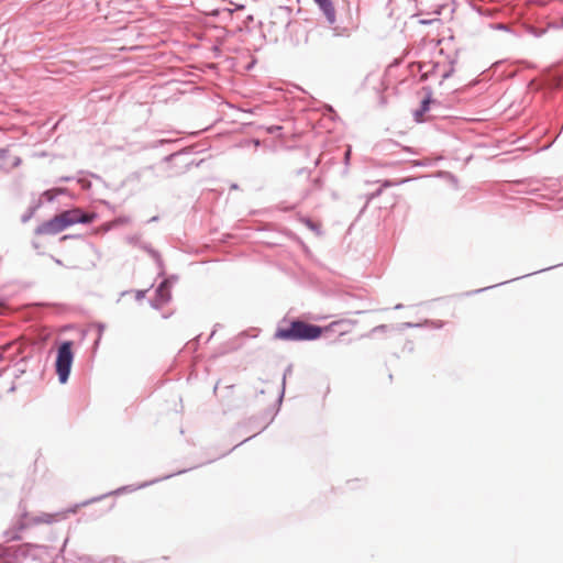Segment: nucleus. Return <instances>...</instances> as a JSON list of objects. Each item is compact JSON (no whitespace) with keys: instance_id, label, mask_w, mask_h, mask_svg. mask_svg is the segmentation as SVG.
<instances>
[{"instance_id":"nucleus-27","label":"nucleus","mask_w":563,"mask_h":563,"mask_svg":"<svg viewBox=\"0 0 563 563\" xmlns=\"http://www.w3.org/2000/svg\"><path fill=\"white\" fill-rule=\"evenodd\" d=\"M8 153H9V151H8V150H5V148H0V158H4V157H7Z\"/></svg>"},{"instance_id":"nucleus-40","label":"nucleus","mask_w":563,"mask_h":563,"mask_svg":"<svg viewBox=\"0 0 563 563\" xmlns=\"http://www.w3.org/2000/svg\"><path fill=\"white\" fill-rule=\"evenodd\" d=\"M379 195H380V191H377V192L373 194L372 197L379 196Z\"/></svg>"},{"instance_id":"nucleus-15","label":"nucleus","mask_w":563,"mask_h":563,"mask_svg":"<svg viewBox=\"0 0 563 563\" xmlns=\"http://www.w3.org/2000/svg\"><path fill=\"white\" fill-rule=\"evenodd\" d=\"M53 517L54 516L51 514H43L42 516L34 518L33 522L34 523H51V522H53Z\"/></svg>"},{"instance_id":"nucleus-18","label":"nucleus","mask_w":563,"mask_h":563,"mask_svg":"<svg viewBox=\"0 0 563 563\" xmlns=\"http://www.w3.org/2000/svg\"><path fill=\"white\" fill-rule=\"evenodd\" d=\"M79 562H80V563H117V561L111 560V559L102 560V561H100V562H95V561H92L90 558H87V556H85V558H80V559H79Z\"/></svg>"},{"instance_id":"nucleus-1","label":"nucleus","mask_w":563,"mask_h":563,"mask_svg":"<svg viewBox=\"0 0 563 563\" xmlns=\"http://www.w3.org/2000/svg\"><path fill=\"white\" fill-rule=\"evenodd\" d=\"M322 332V327L296 319L287 327H278L275 332V338L290 342L313 341L317 340Z\"/></svg>"},{"instance_id":"nucleus-7","label":"nucleus","mask_w":563,"mask_h":563,"mask_svg":"<svg viewBox=\"0 0 563 563\" xmlns=\"http://www.w3.org/2000/svg\"><path fill=\"white\" fill-rule=\"evenodd\" d=\"M176 280H177V277L172 276V277L165 278L158 285L156 292H155V299L153 301L154 308H161L170 300V298H172L170 288L176 283Z\"/></svg>"},{"instance_id":"nucleus-12","label":"nucleus","mask_w":563,"mask_h":563,"mask_svg":"<svg viewBox=\"0 0 563 563\" xmlns=\"http://www.w3.org/2000/svg\"><path fill=\"white\" fill-rule=\"evenodd\" d=\"M24 528H25V526H24L22 522H20V523L18 525V527H13L12 529L7 530V531L4 532V536H5L7 540H8V541H11V540H19V539L21 538V537H20V534H19V532H20L21 530H23Z\"/></svg>"},{"instance_id":"nucleus-26","label":"nucleus","mask_w":563,"mask_h":563,"mask_svg":"<svg viewBox=\"0 0 563 563\" xmlns=\"http://www.w3.org/2000/svg\"><path fill=\"white\" fill-rule=\"evenodd\" d=\"M279 130H282V126H279V125H272V126L268 129V132H269V133H274V132L279 131Z\"/></svg>"},{"instance_id":"nucleus-19","label":"nucleus","mask_w":563,"mask_h":563,"mask_svg":"<svg viewBox=\"0 0 563 563\" xmlns=\"http://www.w3.org/2000/svg\"><path fill=\"white\" fill-rule=\"evenodd\" d=\"M303 30V25L301 24L300 29H294L292 30V40H290L294 44H299L300 40L298 37V34Z\"/></svg>"},{"instance_id":"nucleus-3","label":"nucleus","mask_w":563,"mask_h":563,"mask_svg":"<svg viewBox=\"0 0 563 563\" xmlns=\"http://www.w3.org/2000/svg\"><path fill=\"white\" fill-rule=\"evenodd\" d=\"M318 5L319 10L325 18L327 23L332 30L333 36L349 37L354 30L357 29V24L352 20L346 25H335L336 23V11L332 0H313Z\"/></svg>"},{"instance_id":"nucleus-38","label":"nucleus","mask_w":563,"mask_h":563,"mask_svg":"<svg viewBox=\"0 0 563 563\" xmlns=\"http://www.w3.org/2000/svg\"><path fill=\"white\" fill-rule=\"evenodd\" d=\"M247 441H249V438H245L244 440L241 441V444H244Z\"/></svg>"},{"instance_id":"nucleus-33","label":"nucleus","mask_w":563,"mask_h":563,"mask_svg":"<svg viewBox=\"0 0 563 563\" xmlns=\"http://www.w3.org/2000/svg\"><path fill=\"white\" fill-rule=\"evenodd\" d=\"M157 220H158V217L155 216V217L150 219V222H154V221H157Z\"/></svg>"},{"instance_id":"nucleus-23","label":"nucleus","mask_w":563,"mask_h":563,"mask_svg":"<svg viewBox=\"0 0 563 563\" xmlns=\"http://www.w3.org/2000/svg\"><path fill=\"white\" fill-rule=\"evenodd\" d=\"M402 327L404 328H420L421 324L420 323H412V322H405V323H402Z\"/></svg>"},{"instance_id":"nucleus-5","label":"nucleus","mask_w":563,"mask_h":563,"mask_svg":"<svg viewBox=\"0 0 563 563\" xmlns=\"http://www.w3.org/2000/svg\"><path fill=\"white\" fill-rule=\"evenodd\" d=\"M68 227H69L68 220H67L66 216H64L62 212V213L55 216L54 218H52L51 220L45 221L42 224H40L36 228L35 232H36V234H41V235H54V234H57V233L64 231Z\"/></svg>"},{"instance_id":"nucleus-9","label":"nucleus","mask_w":563,"mask_h":563,"mask_svg":"<svg viewBox=\"0 0 563 563\" xmlns=\"http://www.w3.org/2000/svg\"><path fill=\"white\" fill-rule=\"evenodd\" d=\"M173 475H174V474L165 475V476H163V477H161V478L153 479V481H150V482H145V483H143V484H141V485H139V486H136V487L131 486V485H129V486H122V487H119L118 489H115V490H113V492H110V493H108V494H104V495H103V496H101V497L92 498L91 500L86 501V503H84L82 505H88V504H90V503L98 501V500H100L101 498H103V497H106V496H110V495H119V494H122V493H124V492H134V490H136V489H139V488L147 487V486H150V485H152V484H154V483H157V482H159V481H162V479H167V478L172 477Z\"/></svg>"},{"instance_id":"nucleus-31","label":"nucleus","mask_w":563,"mask_h":563,"mask_svg":"<svg viewBox=\"0 0 563 563\" xmlns=\"http://www.w3.org/2000/svg\"><path fill=\"white\" fill-rule=\"evenodd\" d=\"M176 155H177V154H170V155H168V156H166V157H165V161H166V162H169V161H172Z\"/></svg>"},{"instance_id":"nucleus-14","label":"nucleus","mask_w":563,"mask_h":563,"mask_svg":"<svg viewBox=\"0 0 563 563\" xmlns=\"http://www.w3.org/2000/svg\"><path fill=\"white\" fill-rule=\"evenodd\" d=\"M291 372H292L291 365L287 366V368L285 369L284 376H283V380H282V390H280V394L278 397L279 404L282 402L284 394H285L286 377H287V375L291 374Z\"/></svg>"},{"instance_id":"nucleus-35","label":"nucleus","mask_w":563,"mask_h":563,"mask_svg":"<svg viewBox=\"0 0 563 563\" xmlns=\"http://www.w3.org/2000/svg\"><path fill=\"white\" fill-rule=\"evenodd\" d=\"M401 308H402V305H401V303H398V305H396V306H395V309H396V310H399V309H401Z\"/></svg>"},{"instance_id":"nucleus-37","label":"nucleus","mask_w":563,"mask_h":563,"mask_svg":"<svg viewBox=\"0 0 563 563\" xmlns=\"http://www.w3.org/2000/svg\"><path fill=\"white\" fill-rule=\"evenodd\" d=\"M247 441H249V438H245L244 440L241 441V444H244Z\"/></svg>"},{"instance_id":"nucleus-36","label":"nucleus","mask_w":563,"mask_h":563,"mask_svg":"<svg viewBox=\"0 0 563 563\" xmlns=\"http://www.w3.org/2000/svg\"><path fill=\"white\" fill-rule=\"evenodd\" d=\"M247 441H249V438H245L244 440L241 441V444H244Z\"/></svg>"},{"instance_id":"nucleus-24","label":"nucleus","mask_w":563,"mask_h":563,"mask_svg":"<svg viewBox=\"0 0 563 563\" xmlns=\"http://www.w3.org/2000/svg\"><path fill=\"white\" fill-rule=\"evenodd\" d=\"M387 329V325L385 324H380V325H377L375 327L372 332H378V331H385Z\"/></svg>"},{"instance_id":"nucleus-32","label":"nucleus","mask_w":563,"mask_h":563,"mask_svg":"<svg viewBox=\"0 0 563 563\" xmlns=\"http://www.w3.org/2000/svg\"><path fill=\"white\" fill-rule=\"evenodd\" d=\"M79 181L82 184V187H84V188H87V187H89V185H90V184H89V181H86V180H81V179H80Z\"/></svg>"},{"instance_id":"nucleus-25","label":"nucleus","mask_w":563,"mask_h":563,"mask_svg":"<svg viewBox=\"0 0 563 563\" xmlns=\"http://www.w3.org/2000/svg\"><path fill=\"white\" fill-rule=\"evenodd\" d=\"M350 156H351V148L349 147L345 153H344V161L345 163L347 164L349 161H350Z\"/></svg>"},{"instance_id":"nucleus-10","label":"nucleus","mask_w":563,"mask_h":563,"mask_svg":"<svg viewBox=\"0 0 563 563\" xmlns=\"http://www.w3.org/2000/svg\"><path fill=\"white\" fill-rule=\"evenodd\" d=\"M423 90L427 92V96L421 100L419 109H417L413 113L415 120L417 122H421L423 114L430 109L432 90L429 87H424Z\"/></svg>"},{"instance_id":"nucleus-29","label":"nucleus","mask_w":563,"mask_h":563,"mask_svg":"<svg viewBox=\"0 0 563 563\" xmlns=\"http://www.w3.org/2000/svg\"><path fill=\"white\" fill-rule=\"evenodd\" d=\"M561 264H558V266H560ZM556 267V265H553V266H550V267H547V268H541L539 271H537L536 273H540V272H544V271H548V269H551V268H554Z\"/></svg>"},{"instance_id":"nucleus-22","label":"nucleus","mask_w":563,"mask_h":563,"mask_svg":"<svg viewBox=\"0 0 563 563\" xmlns=\"http://www.w3.org/2000/svg\"><path fill=\"white\" fill-rule=\"evenodd\" d=\"M426 323L431 324L433 328H437V329L442 328L443 324H444L442 321H439V320L438 321H434V320L429 321V320H427Z\"/></svg>"},{"instance_id":"nucleus-8","label":"nucleus","mask_w":563,"mask_h":563,"mask_svg":"<svg viewBox=\"0 0 563 563\" xmlns=\"http://www.w3.org/2000/svg\"><path fill=\"white\" fill-rule=\"evenodd\" d=\"M63 214L66 216L69 227L77 223L88 224L96 218L95 213H88L78 208L65 210L63 211Z\"/></svg>"},{"instance_id":"nucleus-17","label":"nucleus","mask_w":563,"mask_h":563,"mask_svg":"<svg viewBox=\"0 0 563 563\" xmlns=\"http://www.w3.org/2000/svg\"><path fill=\"white\" fill-rule=\"evenodd\" d=\"M64 191H65V189H58V190L49 189V190H45L43 196L46 198V200L53 201L55 199V195L53 192H64Z\"/></svg>"},{"instance_id":"nucleus-11","label":"nucleus","mask_w":563,"mask_h":563,"mask_svg":"<svg viewBox=\"0 0 563 563\" xmlns=\"http://www.w3.org/2000/svg\"><path fill=\"white\" fill-rule=\"evenodd\" d=\"M438 66L439 65L437 63H422V64H419V71L421 73L420 80L421 81H426L429 78H431L435 74V70L438 69Z\"/></svg>"},{"instance_id":"nucleus-13","label":"nucleus","mask_w":563,"mask_h":563,"mask_svg":"<svg viewBox=\"0 0 563 563\" xmlns=\"http://www.w3.org/2000/svg\"><path fill=\"white\" fill-rule=\"evenodd\" d=\"M145 250L151 254V256L155 260L158 268H159V275H163L164 274V266H163V261L161 258V255L158 254L157 251L153 250L152 247L150 246H146Z\"/></svg>"},{"instance_id":"nucleus-28","label":"nucleus","mask_w":563,"mask_h":563,"mask_svg":"<svg viewBox=\"0 0 563 563\" xmlns=\"http://www.w3.org/2000/svg\"><path fill=\"white\" fill-rule=\"evenodd\" d=\"M71 179H73V177L64 176V177H60V178L58 179V181H59V183H63V181H69V180H71Z\"/></svg>"},{"instance_id":"nucleus-16","label":"nucleus","mask_w":563,"mask_h":563,"mask_svg":"<svg viewBox=\"0 0 563 563\" xmlns=\"http://www.w3.org/2000/svg\"><path fill=\"white\" fill-rule=\"evenodd\" d=\"M455 63H456V59H451V60H450V68H449L448 70H445V71L442 74V76H441V82H442L443 80H445V79L450 78V77L453 75V73H454V70H455V68H454Z\"/></svg>"},{"instance_id":"nucleus-20","label":"nucleus","mask_w":563,"mask_h":563,"mask_svg":"<svg viewBox=\"0 0 563 563\" xmlns=\"http://www.w3.org/2000/svg\"><path fill=\"white\" fill-rule=\"evenodd\" d=\"M35 208H30L26 213L21 217L23 223L27 222L34 214Z\"/></svg>"},{"instance_id":"nucleus-6","label":"nucleus","mask_w":563,"mask_h":563,"mask_svg":"<svg viewBox=\"0 0 563 563\" xmlns=\"http://www.w3.org/2000/svg\"><path fill=\"white\" fill-rule=\"evenodd\" d=\"M31 544H20V545H11L3 549L0 554L1 563H22L23 560L27 556L29 551L31 549Z\"/></svg>"},{"instance_id":"nucleus-21","label":"nucleus","mask_w":563,"mask_h":563,"mask_svg":"<svg viewBox=\"0 0 563 563\" xmlns=\"http://www.w3.org/2000/svg\"><path fill=\"white\" fill-rule=\"evenodd\" d=\"M492 27L495 30L509 31V26L507 24H503V23L493 24Z\"/></svg>"},{"instance_id":"nucleus-41","label":"nucleus","mask_w":563,"mask_h":563,"mask_svg":"<svg viewBox=\"0 0 563 563\" xmlns=\"http://www.w3.org/2000/svg\"><path fill=\"white\" fill-rule=\"evenodd\" d=\"M308 224L313 228V224L311 223V220H308Z\"/></svg>"},{"instance_id":"nucleus-34","label":"nucleus","mask_w":563,"mask_h":563,"mask_svg":"<svg viewBox=\"0 0 563 563\" xmlns=\"http://www.w3.org/2000/svg\"><path fill=\"white\" fill-rule=\"evenodd\" d=\"M488 288H489V287H485V288H482V289H477V290H475L474 292H481V291H484V290H486V289H488Z\"/></svg>"},{"instance_id":"nucleus-39","label":"nucleus","mask_w":563,"mask_h":563,"mask_svg":"<svg viewBox=\"0 0 563 563\" xmlns=\"http://www.w3.org/2000/svg\"><path fill=\"white\" fill-rule=\"evenodd\" d=\"M247 441H249V438H245L244 440L241 441V444H244Z\"/></svg>"},{"instance_id":"nucleus-30","label":"nucleus","mask_w":563,"mask_h":563,"mask_svg":"<svg viewBox=\"0 0 563 563\" xmlns=\"http://www.w3.org/2000/svg\"><path fill=\"white\" fill-rule=\"evenodd\" d=\"M98 329H99V338H100L102 332H103V330H104V324H99Z\"/></svg>"},{"instance_id":"nucleus-2","label":"nucleus","mask_w":563,"mask_h":563,"mask_svg":"<svg viewBox=\"0 0 563 563\" xmlns=\"http://www.w3.org/2000/svg\"><path fill=\"white\" fill-rule=\"evenodd\" d=\"M271 31L276 37L292 40V30L300 29L301 22L292 19V10L289 7H277L271 12Z\"/></svg>"},{"instance_id":"nucleus-4","label":"nucleus","mask_w":563,"mask_h":563,"mask_svg":"<svg viewBox=\"0 0 563 563\" xmlns=\"http://www.w3.org/2000/svg\"><path fill=\"white\" fill-rule=\"evenodd\" d=\"M74 362L73 342L64 341L57 349L55 369L60 384H66Z\"/></svg>"}]
</instances>
